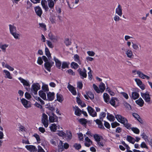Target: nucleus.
I'll return each instance as SVG.
<instances>
[{
  "mask_svg": "<svg viewBox=\"0 0 152 152\" xmlns=\"http://www.w3.org/2000/svg\"><path fill=\"white\" fill-rule=\"evenodd\" d=\"M34 10L37 15L40 17L42 13V11L41 8L39 6H37L34 8Z\"/></svg>",
  "mask_w": 152,
  "mask_h": 152,
  "instance_id": "nucleus-14",
  "label": "nucleus"
},
{
  "mask_svg": "<svg viewBox=\"0 0 152 152\" xmlns=\"http://www.w3.org/2000/svg\"><path fill=\"white\" fill-rule=\"evenodd\" d=\"M135 81L136 82L137 84L142 90H144L145 87V85L143 84L142 81L138 78H135L134 79Z\"/></svg>",
  "mask_w": 152,
  "mask_h": 152,
  "instance_id": "nucleus-6",
  "label": "nucleus"
},
{
  "mask_svg": "<svg viewBox=\"0 0 152 152\" xmlns=\"http://www.w3.org/2000/svg\"><path fill=\"white\" fill-rule=\"evenodd\" d=\"M115 117L118 121L123 124L125 127L129 129L132 126V125L128 123V121L126 118L120 115H115Z\"/></svg>",
  "mask_w": 152,
  "mask_h": 152,
  "instance_id": "nucleus-1",
  "label": "nucleus"
},
{
  "mask_svg": "<svg viewBox=\"0 0 152 152\" xmlns=\"http://www.w3.org/2000/svg\"><path fill=\"white\" fill-rule=\"evenodd\" d=\"M18 79L20 81V82L23 83L24 86H27L29 87H30V85L28 81L26 80L21 77H19Z\"/></svg>",
  "mask_w": 152,
  "mask_h": 152,
  "instance_id": "nucleus-16",
  "label": "nucleus"
},
{
  "mask_svg": "<svg viewBox=\"0 0 152 152\" xmlns=\"http://www.w3.org/2000/svg\"><path fill=\"white\" fill-rule=\"evenodd\" d=\"M3 72L5 74V77L10 79H12V77L11 76L10 72L8 71L4 70H3Z\"/></svg>",
  "mask_w": 152,
  "mask_h": 152,
  "instance_id": "nucleus-25",
  "label": "nucleus"
},
{
  "mask_svg": "<svg viewBox=\"0 0 152 152\" xmlns=\"http://www.w3.org/2000/svg\"><path fill=\"white\" fill-rule=\"evenodd\" d=\"M84 136L85 137V145L86 147H89L92 144V142L88 137L85 135Z\"/></svg>",
  "mask_w": 152,
  "mask_h": 152,
  "instance_id": "nucleus-12",
  "label": "nucleus"
},
{
  "mask_svg": "<svg viewBox=\"0 0 152 152\" xmlns=\"http://www.w3.org/2000/svg\"><path fill=\"white\" fill-rule=\"evenodd\" d=\"M39 94L40 97H41L43 99H46V94L43 91H39Z\"/></svg>",
  "mask_w": 152,
  "mask_h": 152,
  "instance_id": "nucleus-37",
  "label": "nucleus"
},
{
  "mask_svg": "<svg viewBox=\"0 0 152 152\" xmlns=\"http://www.w3.org/2000/svg\"><path fill=\"white\" fill-rule=\"evenodd\" d=\"M57 126L55 124H53L50 127V128L51 132H55L57 129Z\"/></svg>",
  "mask_w": 152,
  "mask_h": 152,
  "instance_id": "nucleus-38",
  "label": "nucleus"
},
{
  "mask_svg": "<svg viewBox=\"0 0 152 152\" xmlns=\"http://www.w3.org/2000/svg\"><path fill=\"white\" fill-rule=\"evenodd\" d=\"M137 73L140 78L142 79H144L143 76L144 75V74L142 72L139 70H137Z\"/></svg>",
  "mask_w": 152,
  "mask_h": 152,
  "instance_id": "nucleus-47",
  "label": "nucleus"
},
{
  "mask_svg": "<svg viewBox=\"0 0 152 152\" xmlns=\"http://www.w3.org/2000/svg\"><path fill=\"white\" fill-rule=\"evenodd\" d=\"M106 113H105L103 112H101L100 113V115H99L100 119V120H102L103 121V118H104L106 116Z\"/></svg>",
  "mask_w": 152,
  "mask_h": 152,
  "instance_id": "nucleus-52",
  "label": "nucleus"
},
{
  "mask_svg": "<svg viewBox=\"0 0 152 152\" xmlns=\"http://www.w3.org/2000/svg\"><path fill=\"white\" fill-rule=\"evenodd\" d=\"M21 101L25 108H28L31 107V102L26 99L23 98L22 99H21Z\"/></svg>",
  "mask_w": 152,
  "mask_h": 152,
  "instance_id": "nucleus-5",
  "label": "nucleus"
},
{
  "mask_svg": "<svg viewBox=\"0 0 152 152\" xmlns=\"http://www.w3.org/2000/svg\"><path fill=\"white\" fill-rule=\"evenodd\" d=\"M47 97L49 100L52 101L53 100L54 98V93L53 92H49L47 94Z\"/></svg>",
  "mask_w": 152,
  "mask_h": 152,
  "instance_id": "nucleus-30",
  "label": "nucleus"
},
{
  "mask_svg": "<svg viewBox=\"0 0 152 152\" xmlns=\"http://www.w3.org/2000/svg\"><path fill=\"white\" fill-rule=\"evenodd\" d=\"M47 2L49 7L51 9H53L54 6L55 2L53 0H48Z\"/></svg>",
  "mask_w": 152,
  "mask_h": 152,
  "instance_id": "nucleus-26",
  "label": "nucleus"
},
{
  "mask_svg": "<svg viewBox=\"0 0 152 152\" xmlns=\"http://www.w3.org/2000/svg\"><path fill=\"white\" fill-rule=\"evenodd\" d=\"M67 88L73 95H76V91L75 90V88L71 85L69 84L68 85Z\"/></svg>",
  "mask_w": 152,
  "mask_h": 152,
  "instance_id": "nucleus-21",
  "label": "nucleus"
},
{
  "mask_svg": "<svg viewBox=\"0 0 152 152\" xmlns=\"http://www.w3.org/2000/svg\"><path fill=\"white\" fill-rule=\"evenodd\" d=\"M77 71L81 76V78L83 79L86 77L87 75L86 70L85 68H84L83 69H79L77 70Z\"/></svg>",
  "mask_w": 152,
  "mask_h": 152,
  "instance_id": "nucleus-7",
  "label": "nucleus"
},
{
  "mask_svg": "<svg viewBox=\"0 0 152 152\" xmlns=\"http://www.w3.org/2000/svg\"><path fill=\"white\" fill-rule=\"evenodd\" d=\"M79 140H80L83 141V134L81 133L78 134Z\"/></svg>",
  "mask_w": 152,
  "mask_h": 152,
  "instance_id": "nucleus-64",
  "label": "nucleus"
},
{
  "mask_svg": "<svg viewBox=\"0 0 152 152\" xmlns=\"http://www.w3.org/2000/svg\"><path fill=\"white\" fill-rule=\"evenodd\" d=\"M125 54L129 58H131L134 57L132 51L129 49H126L125 52Z\"/></svg>",
  "mask_w": 152,
  "mask_h": 152,
  "instance_id": "nucleus-18",
  "label": "nucleus"
},
{
  "mask_svg": "<svg viewBox=\"0 0 152 152\" xmlns=\"http://www.w3.org/2000/svg\"><path fill=\"white\" fill-rule=\"evenodd\" d=\"M80 123L83 125H85L87 122V120L84 118H81L79 120Z\"/></svg>",
  "mask_w": 152,
  "mask_h": 152,
  "instance_id": "nucleus-53",
  "label": "nucleus"
},
{
  "mask_svg": "<svg viewBox=\"0 0 152 152\" xmlns=\"http://www.w3.org/2000/svg\"><path fill=\"white\" fill-rule=\"evenodd\" d=\"M120 16H119L118 15H115L113 17V19L116 22H118L121 20V19L120 17Z\"/></svg>",
  "mask_w": 152,
  "mask_h": 152,
  "instance_id": "nucleus-51",
  "label": "nucleus"
},
{
  "mask_svg": "<svg viewBox=\"0 0 152 152\" xmlns=\"http://www.w3.org/2000/svg\"><path fill=\"white\" fill-rule=\"evenodd\" d=\"M47 1L45 0H42L41 2V4L42 7L45 9V11L48 10L49 8L47 5Z\"/></svg>",
  "mask_w": 152,
  "mask_h": 152,
  "instance_id": "nucleus-19",
  "label": "nucleus"
},
{
  "mask_svg": "<svg viewBox=\"0 0 152 152\" xmlns=\"http://www.w3.org/2000/svg\"><path fill=\"white\" fill-rule=\"evenodd\" d=\"M11 34L15 39H19L20 34L18 33L17 32H14Z\"/></svg>",
  "mask_w": 152,
  "mask_h": 152,
  "instance_id": "nucleus-46",
  "label": "nucleus"
},
{
  "mask_svg": "<svg viewBox=\"0 0 152 152\" xmlns=\"http://www.w3.org/2000/svg\"><path fill=\"white\" fill-rule=\"evenodd\" d=\"M9 26L10 31L11 34H12L14 32H17V30L16 27L13 25L10 24L9 25Z\"/></svg>",
  "mask_w": 152,
  "mask_h": 152,
  "instance_id": "nucleus-23",
  "label": "nucleus"
},
{
  "mask_svg": "<svg viewBox=\"0 0 152 152\" xmlns=\"http://www.w3.org/2000/svg\"><path fill=\"white\" fill-rule=\"evenodd\" d=\"M75 109V114L77 116H80L81 115L82 111L77 107H74Z\"/></svg>",
  "mask_w": 152,
  "mask_h": 152,
  "instance_id": "nucleus-36",
  "label": "nucleus"
},
{
  "mask_svg": "<svg viewBox=\"0 0 152 152\" xmlns=\"http://www.w3.org/2000/svg\"><path fill=\"white\" fill-rule=\"evenodd\" d=\"M87 110L90 115L92 117H95L96 116V112L91 107L88 106L87 107Z\"/></svg>",
  "mask_w": 152,
  "mask_h": 152,
  "instance_id": "nucleus-11",
  "label": "nucleus"
},
{
  "mask_svg": "<svg viewBox=\"0 0 152 152\" xmlns=\"http://www.w3.org/2000/svg\"><path fill=\"white\" fill-rule=\"evenodd\" d=\"M94 137L97 142L101 140L100 138L101 137L99 136L98 134H95L94 135Z\"/></svg>",
  "mask_w": 152,
  "mask_h": 152,
  "instance_id": "nucleus-48",
  "label": "nucleus"
},
{
  "mask_svg": "<svg viewBox=\"0 0 152 152\" xmlns=\"http://www.w3.org/2000/svg\"><path fill=\"white\" fill-rule=\"evenodd\" d=\"M132 47L134 51H137L141 49V45L140 44H137L136 43L132 42Z\"/></svg>",
  "mask_w": 152,
  "mask_h": 152,
  "instance_id": "nucleus-20",
  "label": "nucleus"
},
{
  "mask_svg": "<svg viewBox=\"0 0 152 152\" xmlns=\"http://www.w3.org/2000/svg\"><path fill=\"white\" fill-rule=\"evenodd\" d=\"M139 96V95L137 93L135 92H132V97L135 100L137 99Z\"/></svg>",
  "mask_w": 152,
  "mask_h": 152,
  "instance_id": "nucleus-40",
  "label": "nucleus"
},
{
  "mask_svg": "<svg viewBox=\"0 0 152 152\" xmlns=\"http://www.w3.org/2000/svg\"><path fill=\"white\" fill-rule=\"evenodd\" d=\"M42 89L45 91H49L48 85L44 84L42 86Z\"/></svg>",
  "mask_w": 152,
  "mask_h": 152,
  "instance_id": "nucleus-50",
  "label": "nucleus"
},
{
  "mask_svg": "<svg viewBox=\"0 0 152 152\" xmlns=\"http://www.w3.org/2000/svg\"><path fill=\"white\" fill-rule=\"evenodd\" d=\"M140 147L142 148L148 149V147L144 142H142L140 144Z\"/></svg>",
  "mask_w": 152,
  "mask_h": 152,
  "instance_id": "nucleus-61",
  "label": "nucleus"
},
{
  "mask_svg": "<svg viewBox=\"0 0 152 152\" xmlns=\"http://www.w3.org/2000/svg\"><path fill=\"white\" fill-rule=\"evenodd\" d=\"M97 143L99 147L101 148H103L105 145L104 140L103 139L97 142Z\"/></svg>",
  "mask_w": 152,
  "mask_h": 152,
  "instance_id": "nucleus-31",
  "label": "nucleus"
},
{
  "mask_svg": "<svg viewBox=\"0 0 152 152\" xmlns=\"http://www.w3.org/2000/svg\"><path fill=\"white\" fill-rule=\"evenodd\" d=\"M130 129H131L134 133L136 134H139L140 133L139 130L136 127H131V126Z\"/></svg>",
  "mask_w": 152,
  "mask_h": 152,
  "instance_id": "nucleus-44",
  "label": "nucleus"
},
{
  "mask_svg": "<svg viewBox=\"0 0 152 152\" xmlns=\"http://www.w3.org/2000/svg\"><path fill=\"white\" fill-rule=\"evenodd\" d=\"M107 118L111 121H114L115 120L114 117L111 114H110L109 113H107Z\"/></svg>",
  "mask_w": 152,
  "mask_h": 152,
  "instance_id": "nucleus-39",
  "label": "nucleus"
},
{
  "mask_svg": "<svg viewBox=\"0 0 152 152\" xmlns=\"http://www.w3.org/2000/svg\"><path fill=\"white\" fill-rule=\"evenodd\" d=\"M94 121H95L96 123L98 125L99 128L102 129H105L101 120L98 119H97Z\"/></svg>",
  "mask_w": 152,
  "mask_h": 152,
  "instance_id": "nucleus-28",
  "label": "nucleus"
},
{
  "mask_svg": "<svg viewBox=\"0 0 152 152\" xmlns=\"http://www.w3.org/2000/svg\"><path fill=\"white\" fill-rule=\"evenodd\" d=\"M54 64V62L52 61L47 62L45 63L44 64L45 68L49 72H50L51 68Z\"/></svg>",
  "mask_w": 152,
  "mask_h": 152,
  "instance_id": "nucleus-10",
  "label": "nucleus"
},
{
  "mask_svg": "<svg viewBox=\"0 0 152 152\" xmlns=\"http://www.w3.org/2000/svg\"><path fill=\"white\" fill-rule=\"evenodd\" d=\"M55 62L56 66L58 69H60L61 64V62L55 57L53 58Z\"/></svg>",
  "mask_w": 152,
  "mask_h": 152,
  "instance_id": "nucleus-27",
  "label": "nucleus"
},
{
  "mask_svg": "<svg viewBox=\"0 0 152 152\" xmlns=\"http://www.w3.org/2000/svg\"><path fill=\"white\" fill-rule=\"evenodd\" d=\"M5 67L8 69L10 71H13L14 70V69L11 66H10L9 65L6 64V65L5 66Z\"/></svg>",
  "mask_w": 152,
  "mask_h": 152,
  "instance_id": "nucleus-62",
  "label": "nucleus"
},
{
  "mask_svg": "<svg viewBox=\"0 0 152 152\" xmlns=\"http://www.w3.org/2000/svg\"><path fill=\"white\" fill-rule=\"evenodd\" d=\"M63 143L61 140H60L59 142L58 145V148L59 151H62L63 150Z\"/></svg>",
  "mask_w": 152,
  "mask_h": 152,
  "instance_id": "nucleus-43",
  "label": "nucleus"
},
{
  "mask_svg": "<svg viewBox=\"0 0 152 152\" xmlns=\"http://www.w3.org/2000/svg\"><path fill=\"white\" fill-rule=\"evenodd\" d=\"M126 140L132 144H134L135 142V139L130 136H127Z\"/></svg>",
  "mask_w": 152,
  "mask_h": 152,
  "instance_id": "nucleus-32",
  "label": "nucleus"
},
{
  "mask_svg": "<svg viewBox=\"0 0 152 152\" xmlns=\"http://www.w3.org/2000/svg\"><path fill=\"white\" fill-rule=\"evenodd\" d=\"M68 64L66 62H63L62 65V69H65L66 68H68Z\"/></svg>",
  "mask_w": 152,
  "mask_h": 152,
  "instance_id": "nucleus-59",
  "label": "nucleus"
},
{
  "mask_svg": "<svg viewBox=\"0 0 152 152\" xmlns=\"http://www.w3.org/2000/svg\"><path fill=\"white\" fill-rule=\"evenodd\" d=\"M25 148L31 152H35L37 151V148L35 146L32 145H26Z\"/></svg>",
  "mask_w": 152,
  "mask_h": 152,
  "instance_id": "nucleus-13",
  "label": "nucleus"
},
{
  "mask_svg": "<svg viewBox=\"0 0 152 152\" xmlns=\"http://www.w3.org/2000/svg\"><path fill=\"white\" fill-rule=\"evenodd\" d=\"M84 97L87 99H88V97L91 99H93L94 98V94L91 92L88 91L86 93V94H84Z\"/></svg>",
  "mask_w": 152,
  "mask_h": 152,
  "instance_id": "nucleus-15",
  "label": "nucleus"
},
{
  "mask_svg": "<svg viewBox=\"0 0 152 152\" xmlns=\"http://www.w3.org/2000/svg\"><path fill=\"white\" fill-rule=\"evenodd\" d=\"M9 45L7 44H4L0 45V48L1 50L3 53H5L7 48Z\"/></svg>",
  "mask_w": 152,
  "mask_h": 152,
  "instance_id": "nucleus-22",
  "label": "nucleus"
},
{
  "mask_svg": "<svg viewBox=\"0 0 152 152\" xmlns=\"http://www.w3.org/2000/svg\"><path fill=\"white\" fill-rule=\"evenodd\" d=\"M99 88L100 93H103L105 88V84L102 82L101 83L99 86Z\"/></svg>",
  "mask_w": 152,
  "mask_h": 152,
  "instance_id": "nucleus-29",
  "label": "nucleus"
},
{
  "mask_svg": "<svg viewBox=\"0 0 152 152\" xmlns=\"http://www.w3.org/2000/svg\"><path fill=\"white\" fill-rule=\"evenodd\" d=\"M57 134L59 136L61 137L64 136L65 134V133L63 131H58Z\"/></svg>",
  "mask_w": 152,
  "mask_h": 152,
  "instance_id": "nucleus-57",
  "label": "nucleus"
},
{
  "mask_svg": "<svg viewBox=\"0 0 152 152\" xmlns=\"http://www.w3.org/2000/svg\"><path fill=\"white\" fill-rule=\"evenodd\" d=\"M47 44L49 48H53L54 46L50 41L48 40H47Z\"/></svg>",
  "mask_w": 152,
  "mask_h": 152,
  "instance_id": "nucleus-60",
  "label": "nucleus"
},
{
  "mask_svg": "<svg viewBox=\"0 0 152 152\" xmlns=\"http://www.w3.org/2000/svg\"><path fill=\"white\" fill-rule=\"evenodd\" d=\"M73 147L76 149L79 150L81 148V145L80 144H77V143H75Z\"/></svg>",
  "mask_w": 152,
  "mask_h": 152,
  "instance_id": "nucleus-55",
  "label": "nucleus"
},
{
  "mask_svg": "<svg viewBox=\"0 0 152 152\" xmlns=\"http://www.w3.org/2000/svg\"><path fill=\"white\" fill-rule=\"evenodd\" d=\"M141 136H142V138H143L144 140L146 142H148V137L145 134H143Z\"/></svg>",
  "mask_w": 152,
  "mask_h": 152,
  "instance_id": "nucleus-63",
  "label": "nucleus"
},
{
  "mask_svg": "<svg viewBox=\"0 0 152 152\" xmlns=\"http://www.w3.org/2000/svg\"><path fill=\"white\" fill-rule=\"evenodd\" d=\"M115 13L119 16L121 17L122 15V9L120 4H118L115 10Z\"/></svg>",
  "mask_w": 152,
  "mask_h": 152,
  "instance_id": "nucleus-9",
  "label": "nucleus"
},
{
  "mask_svg": "<svg viewBox=\"0 0 152 152\" xmlns=\"http://www.w3.org/2000/svg\"><path fill=\"white\" fill-rule=\"evenodd\" d=\"M93 88L95 91L98 93H99V88L95 84H93Z\"/></svg>",
  "mask_w": 152,
  "mask_h": 152,
  "instance_id": "nucleus-54",
  "label": "nucleus"
},
{
  "mask_svg": "<svg viewBox=\"0 0 152 152\" xmlns=\"http://www.w3.org/2000/svg\"><path fill=\"white\" fill-rule=\"evenodd\" d=\"M37 63L39 65H41L43 64V61L41 57H39L38 58Z\"/></svg>",
  "mask_w": 152,
  "mask_h": 152,
  "instance_id": "nucleus-58",
  "label": "nucleus"
},
{
  "mask_svg": "<svg viewBox=\"0 0 152 152\" xmlns=\"http://www.w3.org/2000/svg\"><path fill=\"white\" fill-rule=\"evenodd\" d=\"M112 127L113 128H115L117 126L120 125V124L116 122L112 123L111 124Z\"/></svg>",
  "mask_w": 152,
  "mask_h": 152,
  "instance_id": "nucleus-56",
  "label": "nucleus"
},
{
  "mask_svg": "<svg viewBox=\"0 0 152 152\" xmlns=\"http://www.w3.org/2000/svg\"><path fill=\"white\" fill-rule=\"evenodd\" d=\"M136 103L140 107H142L144 104V102L141 98L136 101Z\"/></svg>",
  "mask_w": 152,
  "mask_h": 152,
  "instance_id": "nucleus-33",
  "label": "nucleus"
},
{
  "mask_svg": "<svg viewBox=\"0 0 152 152\" xmlns=\"http://www.w3.org/2000/svg\"><path fill=\"white\" fill-rule=\"evenodd\" d=\"M34 136L36 139L38 143L40 142L41 140L39 135L37 134H35L34 135Z\"/></svg>",
  "mask_w": 152,
  "mask_h": 152,
  "instance_id": "nucleus-49",
  "label": "nucleus"
},
{
  "mask_svg": "<svg viewBox=\"0 0 152 152\" xmlns=\"http://www.w3.org/2000/svg\"><path fill=\"white\" fill-rule=\"evenodd\" d=\"M74 59L75 61L80 64L81 62L80 60V57L77 54H75L74 56Z\"/></svg>",
  "mask_w": 152,
  "mask_h": 152,
  "instance_id": "nucleus-41",
  "label": "nucleus"
},
{
  "mask_svg": "<svg viewBox=\"0 0 152 152\" xmlns=\"http://www.w3.org/2000/svg\"><path fill=\"white\" fill-rule=\"evenodd\" d=\"M109 103L110 104L116 107L115 104L117 103H118V100L117 98L113 97L111 98L110 100V101Z\"/></svg>",
  "mask_w": 152,
  "mask_h": 152,
  "instance_id": "nucleus-17",
  "label": "nucleus"
},
{
  "mask_svg": "<svg viewBox=\"0 0 152 152\" xmlns=\"http://www.w3.org/2000/svg\"><path fill=\"white\" fill-rule=\"evenodd\" d=\"M103 97L105 102L108 103L110 99V96L109 95L106 93H104L103 94Z\"/></svg>",
  "mask_w": 152,
  "mask_h": 152,
  "instance_id": "nucleus-34",
  "label": "nucleus"
},
{
  "mask_svg": "<svg viewBox=\"0 0 152 152\" xmlns=\"http://www.w3.org/2000/svg\"><path fill=\"white\" fill-rule=\"evenodd\" d=\"M48 37L49 38L50 40H51L53 42H56L57 41V37L53 35L51 33H50L49 34Z\"/></svg>",
  "mask_w": 152,
  "mask_h": 152,
  "instance_id": "nucleus-24",
  "label": "nucleus"
},
{
  "mask_svg": "<svg viewBox=\"0 0 152 152\" xmlns=\"http://www.w3.org/2000/svg\"><path fill=\"white\" fill-rule=\"evenodd\" d=\"M40 86L38 83H34L32 84L31 87V92L32 93H33L34 95L37 94V91L40 89Z\"/></svg>",
  "mask_w": 152,
  "mask_h": 152,
  "instance_id": "nucleus-2",
  "label": "nucleus"
},
{
  "mask_svg": "<svg viewBox=\"0 0 152 152\" xmlns=\"http://www.w3.org/2000/svg\"><path fill=\"white\" fill-rule=\"evenodd\" d=\"M42 122L44 126L47 128L48 126V116L45 113H43L42 116Z\"/></svg>",
  "mask_w": 152,
  "mask_h": 152,
  "instance_id": "nucleus-3",
  "label": "nucleus"
},
{
  "mask_svg": "<svg viewBox=\"0 0 152 152\" xmlns=\"http://www.w3.org/2000/svg\"><path fill=\"white\" fill-rule=\"evenodd\" d=\"M49 116V119L50 123L58 122V118L53 113H51L48 114Z\"/></svg>",
  "mask_w": 152,
  "mask_h": 152,
  "instance_id": "nucleus-4",
  "label": "nucleus"
},
{
  "mask_svg": "<svg viewBox=\"0 0 152 152\" xmlns=\"http://www.w3.org/2000/svg\"><path fill=\"white\" fill-rule=\"evenodd\" d=\"M141 94L146 102H149L150 101L151 98L148 92L145 93H141Z\"/></svg>",
  "mask_w": 152,
  "mask_h": 152,
  "instance_id": "nucleus-8",
  "label": "nucleus"
},
{
  "mask_svg": "<svg viewBox=\"0 0 152 152\" xmlns=\"http://www.w3.org/2000/svg\"><path fill=\"white\" fill-rule=\"evenodd\" d=\"M45 55L48 57L49 60H50L51 58L52 57L49 50L47 47H45Z\"/></svg>",
  "mask_w": 152,
  "mask_h": 152,
  "instance_id": "nucleus-35",
  "label": "nucleus"
},
{
  "mask_svg": "<svg viewBox=\"0 0 152 152\" xmlns=\"http://www.w3.org/2000/svg\"><path fill=\"white\" fill-rule=\"evenodd\" d=\"M56 96L57 100L60 102H62L63 99L62 96L60 94H59L58 93L57 94Z\"/></svg>",
  "mask_w": 152,
  "mask_h": 152,
  "instance_id": "nucleus-42",
  "label": "nucleus"
},
{
  "mask_svg": "<svg viewBox=\"0 0 152 152\" xmlns=\"http://www.w3.org/2000/svg\"><path fill=\"white\" fill-rule=\"evenodd\" d=\"M71 65L72 68L75 69H77L79 66L78 65L77 63L74 62L71 63Z\"/></svg>",
  "mask_w": 152,
  "mask_h": 152,
  "instance_id": "nucleus-45",
  "label": "nucleus"
}]
</instances>
